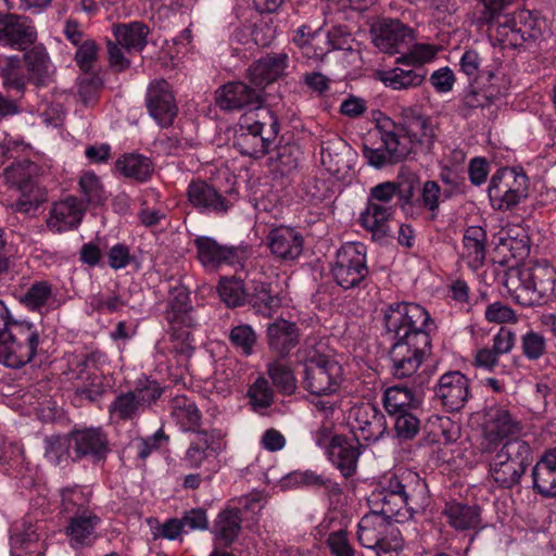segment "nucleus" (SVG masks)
<instances>
[{"label": "nucleus", "instance_id": "obj_1", "mask_svg": "<svg viewBox=\"0 0 556 556\" xmlns=\"http://www.w3.org/2000/svg\"><path fill=\"white\" fill-rule=\"evenodd\" d=\"M386 334L391 340L390 359L395 378L413 377L430 352V314L416 303L390 304L383 313Z\"/></svg>", "mask_w": 556, "mask_h": 556}, {"label": "nucleus", "instance_id": "obj_2", "mask_svg": "<svg viewBox=\"0 0 556 556\" xmlns=\"http://www.w3.org/2000/svg\"><path fill=\"white\" fill-rule=\"evenodd\" d=\"M372 502L375 506L381 505L379 514L391 521L403 522L427 507L428 485L417 472L403 470L387 479L382 490L374 494Z\"/></svg>", "mask_w": 556, "mask_h": 556}, {"label": "nucleus", "instance_id": "obj_3", "mask_svg": "<svg viewBox=\"0 0 556 556\" xmlns=\"http://www.w3.org/2000/svg\"><path fill=\"white\" fill-rule=\"evenodd\" d=\"M503 285L516 303L530 307L555 294L556 269L546 262L513 266L505 271Z\"/></svg>", "mask_w": 556, "mask_h": 556}, {"label": "nucleus", "instance_id": "obj_4", "mask_svg": "<svg viewBox=\"0 0 556 556\" xmlns=\"http://www.w3.org/2000/svg\"><path fill=\"white\" fill-rule=\"evenodd\" d=\"M323 343L308 342L298 351V359L304 366V388L313 395L327 396L337 393L343 382L341 364L323 353Z\"/></svg>", "mask_w": 556, "mask_h": 556}, {"label": "nucleus", "instance_id": "obj_5", "mask_svg": "<svg viewBox=\"0 0 556 556\" xmlns=\"http://www.w3.org/2000/svg\"><path fill=\"white\" fill-rule=\"evenodd\" d=\"M279 130L278 116L269 109H261L255 118L249 115L240 118L233 147L242 155L260 159L275 146Z\"/></svg>", "mask_w": 556, "mask_h": 556}, {"label": "nucleus", "instance_id": "obj_6", "mask_svg": "<svg viewBox=\"0 0 556 556\" xmlns=\"http://www.w3.org/2000/svg\"><path fill=\"white\" fill-rule=\"evenodd\" d=\"M489 459V475L503 489L519 484L521 477L533 462L532 448L519 439L506 440Z\"/></svg>", "mask_w": 556, "mask_h": 556}, {"label": "nucleus", "instance_id": "obj_7", "mask_svg": "<svg viewBox=\"0 0 556 556\" xmlns=\"http://www.w3.org/2000/svg\"><path fill=\"white\" fill-rule=\"evenodd\" d=\"M357 540L365 548L374 549L376 556H394L403 546L397 527L378 510L363 516L357 526Z\"/></svg>", "mask_w": 556, "mask_h": 556}, {"label": "nucleus", "instance_id": "obj_8", "mask_svg": "<svg viewBox=\"0 0 556 556\" xmlns=\"http://www.w3.org/2000/svg\"><path fill=\"white\" fill-rule=\"evenodd\" d=\"M149 34V27L141 22L113 24L114 39L106 40L110 67L115 72L128 70L131 65L130 55L144 49Z\"/></svg>", "mask_w": 556, "mask_h": 556}, {"label": "nucleus", "instance_id": "obj_9", "mask_svg": "<svg viewBox=\"0 0 556 556\" xmlns=\"http://www.w3.org/2000/svg\"><path fill=\"white\" fill-rule=\"evenodd\" d=\"M38 344L39 332L33 324L14 321L0 336V363L20 368L34 358Z\"/></svg>", "mask_w": 556, "mask_h": 556}, {"label": "nucleus", "instance_id": "obj_10", "mask_svg": "<svg viewBox=\"0 0 556 556\" xmlns=\"http://www.w3.org/2000/svg\"><path fill=\"white\" fill-rule=\"evenodd\" d=\"M163 389L155 380L148 378L138 380L136 387L127 392H121L109 405L112 418L131 421L154 404L162 395Z\"/></svg>", "mask_w": 556, "mask_h": 556}, {"label": "nucleus", "instance_id": "obj_11", "mask_svg": "<svg viewBox=\"0 0 556 556\" xmlns=\"http://www.w3.org/2000/svg\"><path fill=\"white\" fill-rule=\"evenodd\" d=\"M38 172V165L28 160L12 164L5 169L7 182L21 192V197L11 204L13 211L28 214L46 201L45 193L34 182Z\"/></svg>", "mask_w": 556, "mask_h": 556}, {"label": "nucleus", "instance_id": "obj_12", "mask_svg": "<svg viewBox=\"0 0 556 556\" xmlns=\"http://www.w3.org/2000/svg\"><path fill=\"white\" fill-rule=\"evenodd\" d=\"M488 195L494 210H511L528 197V178L514 168H501L490 180Z\"/></svg>", "mask_w": 556, "mask_h": 556}, {"label": "nucleus", "instance_id": "obj_13", "mask_svg": "<svg viewBox=\"0 0 556 556\" xmlns=\"http://www.w3.org/2000/svg\"><path fill=\"white\" fill-rule=\"evenodd\" d=\"M543 22L530 11L521 10L514 15H504L496 26L495 37L504 48H519L542 36Z\"/></svg>", "mask_w": 556, "mask_h": 556}, {"label": "nucleus", "instance_id": "obj_14", "mask_svg": "<svg viewBox=\"0 0 556 556\" xmlns=\"http://www.w3.org/2000/svg\"><path fill=\"white\" fill-rule=\"evenodd\" d=\"M331 274L341 288L357 287L368 275L365 245L357 242L342 245L337 252Z\"/></svg>", "mask_w": 556, "mask_h": 556}, {"label": "nucleus", "instance_id": "obj_15", "mask_svg": "<svg viewBox=\"0 0 556 556\" xmlns=\"http://www.w3.org/2000/svg\"><path fill=\"white\" fill-rule=\"evenodd\" d=\"M521 432L520 422L502 406H491L485 410L482 425L480 450L482 454H492L504 444V440Z\"/></svg>", "mask_w": 556, "mask_h": 556}, {"label": "nucleus", "instance_id": "obj_16", "mask_svg": "<svg viewBox=\"0 0 556 556\" xmlns=\"http://www.w3.org/2000/svg\"><path fill=\"white\" fill-rule=\"evenodd\" d=\"M194 247L199 262L207 269H217L222 265H242L250 255L248 244H222L206 236L197 237Z\"/></svg>", "mask_w": 556, "mask_h": 556}, {"label": "nucleus", "instance_id": "obj_17", "mask_svg": "<svg viewBox=\"0 0 556 556\" xmlns=\"http://www.w3.org/2000/svg\"><path fill=\"white\" fill-rule=\"evenodd\" d=\"M433 400L450 413L459 412L470 399V381L459 370L442 374L432 388Z\"/></svg>", "mask_w": 556, "mask_h": 556}, {"label": "nucleus", "instance_id": "obj_18", "mask_svg": "<svg viewBox=\"0 0 556 556\" xmlns=\"http://www.w3.org/2000/svg\"><path fill=\"white\" fill-rule=\"evenodd\" d=\"M349 421L355 440L358 442H377L387 431L384 414L370 402H363L351 407Z\"/></svg>", "mask_w": 556, "mask_h": 556}, {"label": "nucleus", "instance_id": "obj_19", "mask_svg": "<svg viewBox=\"0 0 556 556\" xmlns=\"http://www.w3.org/2000/svg\"><path fill=\"white\" fill-rule=\"evenodd\" d=\"M370 36L371 42L381 52L395 54L413 40L414 31L399 20L381 18L372 24Z\"/></svg>", "mask_w": 556, "mask_h": 556}, {"label": "nucleus", "instance_id": "obj_20", "mask_svg": "<svg viewBox=\"0 0 556 556\" xmlns=\"http://www.w3.org/2000/svg\"><path fill=\"white\" fill-rule=\"evenodd\" d=\"M166 320L170 325L174 337L182 341L189 340L190 329L197 325V321L192 316L189 292L182 285H177L169 291Z\"/></svg>", "mask_w": 556, "mask_h": 556}, {"label": "nucleus", "instance_id": "obj_21", "mask_svg": "<svg viewBox=\"0 0 556 556\" xmlns=\"http://www.w3.org/2000/svg\"><path fill=\"white\" fill-rule=\"evenodd\" d=\"M216 103L224 111L256 110L262 106L261 89L242 81L225 84L216 90Z\"/></svg>", "mask_w": 556, "mask_h": 556}, {"label": "nucleus", "instance_id": "obj_22", "mask_svg": "<svg viewBox=\"0 0 556 556\" xmlns=\"http://www.w3.org/2000/svg\"><path fill=\"white\" fill-rule=\"evenodd\" d=\"M37 39L33 21L24 15L0 13V42L17 50H26Z\"/></svg>", "mask_w": 556, "mask_h": 556}, {"label": "nucleus", "instance_id": "obj_23", "mask_svg": "<svg viewBox=\"0 0 556 556\" xmlns=\"http://www.w3.org/2000/svg\"><path fill=\"white\" fill-rule=\"evenodd\" d=\"M222 450L223 442L216 431L198 430L190 440L184 462L189 468H202L212 464Z\"/></svg>", "mask_w": 556, "mask_h": 556}, {"label": "nucleus", "instance_id": "obj_24", "mask_svg": "<svg viewBox=\"0 0 556 556\" xmlns=\"http://www.w3.org/2000/svg\"><path fill=\"white\" fill-rule=\"evenodd\" d=\"M189 203L201 213L226 214L233 202L205 181H191L187 188Z\"/></svg>", "mask_w": 556, "mask_h": 556}, {"label": "nucleus", "instance_id": "obj_25", "mask_svg": "<svg viewBox=\"0 0 556 556\" xmlns=\"http://www.w3.org/2000/svg\"><path fill=\"white\" fill-rule=\"evenodd\" d=\"M267 247L276 258L290 262L302 254L304 238L296 229L281 225L269 230Z\"/></svg>", "mask_w": 556, "mask_h": 556}, {"label": "nucleus", "instance_id": "obj_26", "mask_svg": "<svg viewBox=\"0 0 556 556\" xmlns=\"http://www.w3.org/2000/svg\"><path fill=\"white\" fill-rule=\"evenodd\" d=\"M362 444L343 435H333L327 447L328 458L344 478L353 477L357 470Z\"/></svg>", "mask_w": 556, "mask_h": 556}, {"label": "nucleus", "instance_id": "obj_27", "mask_svg": "<svg viewBox=\"0 0 556 556\" xmlns=\"http://www.w3.org/2000/svg\"><path fill=\"white\" fill-rule=\"evenodd\" d=\"M147 106L150 115L159 125L164 127L173 123L177 114V106L166 80H156L150 85L147 93Z\"/></svg>", "mask_w": 556, "mask_h": 556}, {"label": "nucleus", "instance_id": "obj_28", "mask_svg": "<svg viewBox=\"0 0 556 556\" xmlns=\"http://www.w3.org/2000/svg\"><path fill=\"white\" fill-rule=\"evenodd\" d=\"M94 361L86 357L78 363L74 370L72 383L75 393L80 399L89 402H96L105 393L104 377L97 372L93 367Z\"/></svg>", "mask_w": 556, "mask_h": 556}, {"label": "nucleus", "instance_id": "obj_29", "mask_svg": "<svg viewBox=\"0 0 556 556\" xmlns=\"http://www.w3.org/2000/svg\"><path fill=\"white\" fill-rule=\"evenodd\" d=\"M70 446L73 450V460L84 457L101 459L109 451L106 435L94 428L73 431L70 434Z\"/></svg>", "mask_w": 556, "mask_h": 556}, {"label": "nucleus", "instance_id": "obj_30", "mask_svg": "<svg viewBox=\"0 0 556 556\" xmlns=\"http://www.w3.org/2000/svg\"><path fill=\"white\" fill-rule=\"evenodd\" d=\"M377 130L381 142L389 150L388 159L393 160L394 164L404 161L410 153L416 152L413 143L406 138L401 127L394 124L389 117H382L377 122Z\"/></svg>", "mask_w": 556, "mask_h": 556}, {"label": "nucleus", "instance_id": "obj_31", "mask_svg": "<svg viewBox=\"0 0 556 556\" xmlns=\"http://www.w3.org/2000/svg\"><path fill=\"white\" fill-rule=\"evenodd\" d=\"M459 66L469 79L478 80L485 78L488 81L505 79L502 71V62L498 58L493 59L492 64H485V60L473 49L466 50L460 60Z\"/></svg>", "mask_w": 556, "mask_h": 556}, {"label": "nucleus", "instance_id": "obj_32", "mask_svg": "<svg viewBox=\"0 0 556 556\" xmlns=\"http://www.w3.org/2000/svg\"><path fill=\"white\" fill-rule=\"evenodd\" d=\"M351 147L341 138L334 137L321 143L320 160L324 167L333 175L344 176L352 168Z\"/></svg>", "mask_w": 556, "mask_h": 556}, {"label": "nucleus", "instance_id": "obj_33", "mask_svg": "<svg viewBox=\"0 0 556 556\" xmlns=\"http://www.w3.org/2000/svg\"><path fill=\"white\" fill-rule=\"evenodd\" d=\"M286 53H269L249 67L251 81L258 88L277 80L287 67Z\"/></svg>", "mask_w": 556, "mask_h": 556}, {"label": "nucleus", "instance_id": "obj_34", "mask_svg": "<svg viewBox=\"0 0 556 556\" xmlns=\"http://www.w3.org/2000/svg\"><path fill=\"white\" fill-rule=\"evenodd\" d=\"M533 489L543 496H556V447L546 450L532 468Z\"/></svg>", "mask_w": 556, "mask_h": 556}, {"label": "nucleus", "instance_id": "obj_35", "mask_svg": "<svg viewBox=\"0 0 556 556\" xmlns=\"http://www.w3.org/2000/svg\"><path fill=\"white\" fill-rule=\"evenodd\" d=\"M83 213L80 202L74 197H68L53 205L47 224L58 232L66 231L80 223Z\"/></svg>", "mask_w": 556, "mask_h": 556}, {"label": "nucleus", "instance_id": "obj_36", "mask_svg": "<svg viewBox=\"0 0 556 556\" xmlns=\"http://www.w3.org/2000/svg\"><path fill=\"white\" fill-rule=\"evenodd\" d=\"M401 128L416 151H428L434 142L435 126L428 116L421 114L408 116Z\"/></svg>", "mask_w": 556, "mask_h": 556}, {"label": "nucleus", "instance_id": "obj_37", "mask_svg": "<svg viewBox=\"0 0 556 556\" xmlns=\"http://www.w3.org/2000/svg\"><path fill=\"white\" fill-rule=\"evenodd\" d=\"M99 523L100 518L90 510H83L80 514L72 516L65 529L71 545L79 547L89 544Z\"/></svg>", "mask_w": 556, "mask_h": 556}, {"label": "nucleus", "instance_id": "obj_38", "mask_svg": "<svg viewBox=\"0 0 556 556\" xmlns=\"http://www.w3.org/2000/svg\"><path fill=\"white\" fill-rule=\"evenodd\" d=\"M394 67L379 73L383 85L393 90H408L418 88L426 79L425 68Z\"/></svg>", "mask_w": 556, "mask_h": 556}, {"label": "nucleus", "instance_id": "obj_39", "mask_svg": "<svg viewBox=\"0 0 556 556\" xmlns=\"http://www.w3.org/2000/svg\"><path fill=\"white\" fill-rule=\"evenodd\" d=\"M267 338L269 348L283 357L299 342L298 328L294 324L280 319L268 326Z\"/></svg>", "mask_w": 556, "mask_h": 556}, {"label": "nucleus", "instance_id": "obj_40", "mask_svg": "<svg viewBox=\"0 0 556 556\" xmlns=\"http://www.w3.org/2000/svg\"><path fill=\"white\" fill-rule=\"evenodd\" d=\"M485 238V231L481 227L471 226L465 230L460 257L471 269H478L484 263Z\"/></svg>", "mask_w": 556, "mask_h": 556}, {"label": "nucleus", "instance_id": "obj_41", "mask_svg": "<svg viewBox=\"0 0 556 556\" xmlns=\"http://www.w3.org/2000/svg\"><path fill=\"white\" fill-rule=\"evenodd\" d=\"M394 213L393 206H383L367 201L359 215L361 225L371 232L372 238L380 240L389 232V222Z\"/></svg>", "mask_w": 556, "mask_h": 556}, {"label": "nucleus", "instance_id": "obj_42", "mask_svg": "<svg viewBox=\"0 0 556 556\" xmlns=\"http://www.w3.org/2000/svg\"><path fill=\"white\" fill-rule=\"evenodd\" d=\"M23 60L31 83L43 86L50 81L53 70L45 47H33L24 53Z\"/></svg>", "mask_w": 556, "mask_h": 556}, {"label": "nucleus", "instance_id": "obj_43", "mask_svg": "<svg viewBox=\"0 0 556 556\" xmlns=\"http://www.w3.org/2000/svg\"><path fill=\"white\" fill-rule=\"evenodd\" d=\"M116 172L128 179L138 182L149 180L154 172L152 161L138 153H127L121 155L115 162Z\"/></svg>", "mask_w": 556, "mask_h": 556}, {"label": "nucleus", "instance_id": "obj_44", "mask_svg": "<svg viewBox=\"0 0 556 556\" xmlns=\"http://www.w3.org/2000/svg\"><path fill=\"white\" fill-rule=\"evenodd\" d=\"M170 409L173 419L182 431H192L194 433L199 430L202 415L194 401L185 395H177L172 400Z\"/></svg>", "mask_w": 556, "mask_h": 556}, {"label": "nucleus", "instance_id": "obj_45", "mask_svg": "<svg viewBox=\"0 0 556 556\" xmlns=\"http://www.w3.org/2000/svg\"><path fill=\"white\" fill-rule=\"evenodd\" d=\"M443 514L447 522L456 530L477 529L480 526V509L459 502L446 503Z\"/></svg>", "mask_w": 556, "mask_h": 556}, {"label": "nucleus", "instance_id": "obj_46", "mask_svg": "<svg viewBox=\"0 0 556 556\" xmlns=\"http://www.w3.org/2000/svg\"><path fill=\"white\" fill-rule=\"evenodd\" d=\"M241 511L236 507H227L222 510L213 525V534L225 545L231 544L241 531Z\"/></svg>", "mask_w": 556, "mask_h": 556}, {"label": "nucleus", "instance_id": "obj_47", "mask_svg": "<svg viewBox=\"0 0 556 556\" xmlns=\"http://www.w3.org/2000/svg\"><path fill=\"white\" fill-rule=\"evenodd\" d=\"M483 89L470 87L464 94L463 103L469 109H478L490 105L495 99L502 96L508 88L506 79L489 81Z\"/></svg>", "mask_w": 556, "mask_h": 556}, {"label": "nucleus", "instance_id": "obj_48", "mask_svg": "<svg viewBox=\"0 0 556 556\" xmlns=\"http://www.w3.org/2000/svg\"><path fill=\"white\" fill-rule=\"evenodd\" d=\"M418 403L419 401L410 389L400 386L388 388L383 395L384 408L391 416L409 412Z\"/></svg>", "mask_w": 556, "mask_h": 556}, {"label": "nucleus", "instance_id": "obj_49", "mask_svg": "<svg viewBox=\"0 0 556 556\" xmlns=\"http://www.w3.org/2000/svg\"><path fill=\"white\" fill-rule=\"evenodd\" d=\"M250 303L256 314L269 318L280 308L281 299L270 285L261 282L254 287Z\"/></svg>", "mask_w": 556, "mask_h": 556}, {"label": "nucleus", "instance_id": "obj_50", "mask_svg": "<svg viewBox=\"0 0 556 556\" xmlns=\"http://www.w3.org/2000/svg\"><path fill=\"white\" fill-rule=\"evenodd\" d=\"M266 372L273 383L283 395H291L296 390V379L293 370L286 363L276 359L266 366Z\"/></svg>", "mask_w": 556, "mask_h": 556}, {"label": "nucleus", "instance_id": "obj_51", "mask_svg": "<svg viewBox=\"0 0 556 556\" xmlns=\"http://www.w3.org/2000/svg\"><path fill=\"white\" fill-rule=\"evenodd\" d=\"M400 194L403 199L402 207L407 210V205L410 203L409 199L413 195V190L409 187L405 192L399 190L397 185L391 181H386L372 187L369 191L367 201L383 206H393L391 204L395 195Z\"/></svg>", "mask_w": 556, "mask_h": 556}, {"label": "nucleus", "instance_id": "obj_52", "mask_svg": "<svg viewBox=\"0 0 556 556\" xmlns=\"http://www.w3.org/2000/svg\"><path fill=\"white\" fill-rule=\"evenodd\" d=\"M439 52V47L431 43H415L407 52L396 59L397 64L424 68V65L432 62Z\"/></svg>", "mask_w": 556, "mask_h": 556}, {"label": "nucleus", "instance_id": "obj_53", "mask_svg": "<svg viewBox=\"0 0 556 556\" xmlns=\"http://www.w3.org/2000/svg\"><path fill=\"white\" fill-rule=\"evenodd\" d=\"M248 397L252 409L258 414H263L274 403L275 391L266 378L258 377L250 386Z\"/></svg>", "mask_w": 556, "mask_h": 556}, {"label": "nucleus", "instance_id": "obj_54", "mask_svg": "<svg viewBox=\"0 0 556 556\" xmlns=\"http://www.w3.org/2000/svg\"><path fill=\"white\" fill-rule=\"evenodd\" d=\"M1 73L4 87L9 90H15L21 96L24 94L27 83L31 81L29 74H25L21 60L15 56L9 58L5 61Z\"/></svg>", "mask_w": 556, "mask_h": 556}, {"label": "nucleus", "instance_id": "obj_55", "mask_svg": "<svg viewBox=\"0 0 556 556\" xmlns=\"http://www.w3.org/2000/svg\"><path fill=\"white\" fill-rule=\"evenodd\" d=\"M500 245L509 250L513 257H525L530 250L529 238L525 229L520 227L502 231Z\"/></svg>", "mask_w": 556, "mask_h": 556}, {"label": "nucleus", "instance_id": "obj_56", "mask_svg": "<svg viewBox=\"0 0 556 556\" xmlns=\"http://www.w3.org/2000/svg\"><path fill=\"white\" fill-rule=\"evenodd\" d=\"M302 157V151L294 143H287L277 148L275 157L276 168L281 175H288L298 168Z\"/></svg>", "mask_w": 556, "mask_h": 556}, {"label": "nucleus", "instance_id": "obj_57", "mask_svg": "<svg viewBox=\"0 0 556 556\" xmlns=\"http://www.w3.org/2000/svg\"><path fill=\"white\" fill-rule=\"evenodd\" d=\"M51 298V285L47 281H36L23 294L21 301L28 308L37 311L47 305Z\"/></svg>", "mask_w": 556, "mask_h": 556}, {"label": "nucleus", "instance_id": "obj_58", "mask_svg": "<svg viewBox=\"0 0 556 556\" xmlns=\"http://www.w3.org/2000/svg\"><path fill=\"white\" fill-rule=\"evenodd\" d=\"M45 457L51 464L58 466L67 458L73 459V450L70 446L68 437H51L46 440Z\"/></svg>", "mask_w": 556, "mask_h": 556}, {"label": "nucleus", "instance_id": "obj_59", "mask_svg": "<svg viewBox=\"0 0 556 556\" xmlns=\"http://www.w3.org/2000/svg\"><path fill=\"white\" fill-rule=\"evenodd\" d=\"M218 293L222 301L231 307L240 306L245 302V290L240 279H222L218 285Z\"/></svg>", "mask_w": 556, "mask_h": 556}, {"label": "nucleus", "instance_id": "obj_60", "mask_svg": "<svg viewBox=\"0 0 556 556\" xmlns=\"http://www.w3.org/2000/svg\"><path fill=\"white\" fill-rule=\"evenodd\" d=\"M63 510L66 513L80 514L83 510H88L87 506L90 502L89 493H86L81 488H66L61 492Z\"/></svg>", "mask_w": 556, "mask_h": 556}, {"label": "nucleus", "instance_id": "obj_61", "mask_svg": "<svg viewBox=\"0 0 556 556\" xmlns=\"http://www.w3.org/2000/svg\"><path fill=\"white\" fill-rule=\"evenodd\" d=\"M79 186L86 200L92 204H101L106 195L100 178L92 172H86L79 179Z\"/></svg>", "mask_w": 556, "mask_h": 556}, {"label": "nucleus", "instance_id": "obj_62", "mask_svg": "<svg viewBox=\"0 0 556 556\" xmlns=\"http://www.w3.org/2000/svg\"><path fill=\"white\" fill-rule=\"evenodd\" d=\"M229 339L244 355H251L256 343V334L251 326L239 325L231 329Z\"/></svg>", "mask_w": 556, "mask_h": 556}, {"label": "nucleus", "instance_id": "obj_63", "mask_svg": "<svg viewBox=\"0 0 556 556\" xmlns=\"http://www.w3.org/2000/svg\"><path fill=\"white\" fill-rule=\"evenodd\" d=\"M521 350L529 361H536L546 352V340L539 332L528 331L521 337Z\"/></svg>", "mask_w": 556, "mask_h": 556}, {"label": "nucleus", "instance_id": "obj_64", "mask_svg": "<svg viewBox=\"0 0 556 556\" xmlns=\"http://www.w3.org/2000/svg\"><path fill=\"white\" fill-rule=\"evenodd\" d=\"M326 544L332 556H355V549L344 530L331 532L327 538Z\"/></svg>", "mask_w": 556, "mask_h": 556}]
</instances>
